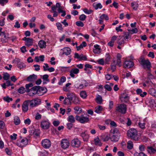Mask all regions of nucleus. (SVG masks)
<instances>
[{"mask_svg":"<svg viewBox=\"0 0 156 156\" xmlns=\"http://www.w3.org/2000/svg\"><path fill=\"white\" fill-rule=\"evenodd\" d=\"M31 90L33 91V92H30V96H33L36 94L39 96L44 94L47 91V89L45 87H41L39 86H36L31 88Z\"/></svg>","mask_w":156,"mask_h":156,"instance_id":"f257e3e1","label":"nucleus"},{"mask_svg":"<svg viewBox=\"0 0 156 156\" xmlns=\"http://www.w3.org/2000/svg\"><path fill=\"white\" fill-rule=\"evenodd\" d=\"M120 136V132L117 128H115L113 130H111L110 139L112 141L114 142H117L119 139Z\"/></svg>","mask_w":156,"mask_h":156,"instance_id":"f03ea898","label":"nucleus"},{"mask_svg":"<svg viewBox=\"0 0 156 156\" xmlns=\"http://www.w3.org/2000/svg\"><path fill=\"white\" fill-rule=\"evenodd\" d=\"M127 135L128 137L135 141L139 139L137 131L135 129L131 128L128 130Z\"/></svg>","mask_w":156,"mask_h":156,"instance_id":"7ed1b4c3","label":"nucleus"},{"mask_svg":"<svg viewBox=\"0 0 156 156\" xmlns=\"http://www.w3.org/2000/svg\"><path fill=\"white\" fill-rule=\"evenodd\" d=\"M29 104V106L31 108L36 107L40 105L41 102V100L38 98L34 99L27 100Z\"/></svg>","mask_w":156,"mask_h":156,"instance_id":"20e7f679","label":"nucleus"},{"mask_svg":"<svg viewBox=\"0 0 156 156\" xmlns=\"http://www.w3.org/2000/svg\"><path fill=\"white\" fill-rule=\"evenodd\" d=\"M115 110L118 112L122 114H125L126 112V105L123 104L119 105L116 107Z\"/></svg>","mask_w":156,"mask_h":156,"instance_id":"39448f33","label":"nucleus"},{"mask_svg":"<svg viewBox=\"0 0 156 156\" xmlns=\"http://www.w3.org/2000/svg\"><path fill=\"white\" fill-rule=\"evenodd\" d=\"M75 118L76 120L79 121L81 123H85L88 122L89 121L88 117L85 116L84 115H81L80 116L76 115Z\"/></svg>","mask_w":156,"mask_h":156,"instance_id":"423d86ee","label":"nucleus"},{"mask_svg":"<svg viewBox=\"0 0 156 156\" xmlns=\"http://www.w3.org/2000/svg\"><path fill=\"white\" fill-rule=\"evenodd\" d=\"M28 140L25 137L23 139L20 138L17 140L16 144L19 147H25L28 144Z\"/></svg>","mask_w":156,"mask_h":156,"instance_id":"0eeeda50","label":"nucleus"},{"mask_svg":"<svg viewBox=\"0 0 156 156\" xmlns=\"http://www.w3.org/2000/svg\"><path fill=\"white\" fill-rule=\"evenodd\" d=\"M140 63L144 69L147 68V70H150L151 67V64L148 59H142Z\"/></svg>","mask_w":156,"mask_h":156,"instance_id":"6e6552de","label":"nucleus"},{"mask_svg":"<svg viewBox=\"0 0 156 156\" xmlns=\"http://www.w3.org/2000/svg\"><path fill=\"white\" fill-rule=\"evenodd\" d=\"M50 122L48 119H44L41 121L40 126L43 129H47L50 127Z\"/></svg>","mask_w":156,"mask_h":156,"instance_id":"1a4fd4ad","label":"nucleus"},{"mask_svg":"<svg viewBox=\"0 0 156 156\" xmlns=\"http://www.w3.org/2000/svg\"><path fill=\"white\" fill-rule=\"evenodd\" d=\"M81 142L78 138H75L72 140L71 146L74 147H80Z\"/></svg>","mask_w":156,"mask_h":156,"instance_id":"9d476101","label":"nucleus"},{"mask_svg":"<svg viewBox=\"0 0 156 156\" xmlns=\"http://www.w3.org/2000/svg\"><path fill=\"white\" fill-rule=\"evenodd\" d=\"M42 145L45 148H48L51 146L50 141L48 139H44L42 141Z\"/></svg>","mask_w":156,"mask_h":156,"instance_id":"9b49d317","label":"nucleus"},{"mask_svg":"<svg viewBox=\"0 0 156 156\" xmlns=\"http://www.w3.org/2000/svg\"><path fill=\"white\" fill-rule=\"evenodd\" d=\"M133 62L130 60H126L123 63V65L125 68H132L134 66Z\"/></svg>","mask_w":156,"mask_h":156,"instance_id":"f8f14e48","label":"nucleus"},{"mask_svg":"<svg viewBox=\"0 0 156 156\" xmlns=\"http://www.w3.org/2000/svg\"><path fill=\"white\" fill-rule=\"evenodd\" d=\"M61 145L62 148L66 149L69 146V143L67 139H64L62 140Z\"/></svg>","mask_w":156,"mask_h":156,"instance_id":"ddd939ff","label":"nucleus"},{"mask_svg":"<svg viewBox=\"0 0 156 156\" xmlns=\"http://www.w3.org/2000/svg\"><path fill=\"white\" fill-rule=\"evenodd\" d=\"M22 40L25 41V45L27 46L32 45L33 43V39L29 37H24Z\"/></svg>","mask_w":156,"mask_h":156,"instance_id":"4468645a","label":"nucleus"},{"mask_svg":"<svg viewBox=\"0 0 156 156\" xmlns=\"http://www.w3.org/2000/svg\"><path fill=\"white\" fill-rule=\"evenodd\" d=\"M70 76L72 78H74L75 74H77L79 72V70L77 68H74L72 69L69 71Z\"/></svg>","mask_w":156,"mask_h":156,"instance_id":"2eb2a0df","label":"nucleus"},{"mask_svg":"<svg viewBox=\"0 0 156 156\" xmlns=\"http://www.w3.org/2000/svg\"><path fill=\"white\" fill-rule=\"evenodd\" d=\"M86 132L87 131H85L81 133V136L82 137L83 140L85 141H87L89 138V135Z\"/></svg>","mask_w":156,"mask_h":156,"instance_id":"dca6fc26","label":"nucleus"},{"mask_svg":"<svg viewBox=\"0 0 156 156\" xmlns=\"http://www.w3.org/2000/svg\"><path fill=\"white\" fill-rule=\"evenodd\" d=\"M29 105V104L27 100L24 102L22 105V111L23 112H25L27 111Z\"/></svg>","mask_w":156,"mask_h":156,"instance_id":"f3484780","label":"nucleus"},{"mask_svg":"<svg viewBox=\"0 0 156 156\" xmlns=\"http://www.w3.org/2000/svg\"><path fill=\"white\" fill-rule=\"evenodd\" d=\"M37 76L35 74H33L30 75L27 78V80L29 82H34L37 79Z\"/></svg>","mask_w":156,"mask_h":156,"instance_id":"a211bd4d","label":"nucleus"},{"mask_svg":"<svg viewBox=\"0 0 156 156\" xmlns=\"http://www.w3.org/2000/svg\"><path fill=\"white\" fill-rule=\"evenodd\" d=\"M121 99L122 101L125 102H127L129 101V97L126 95V93H124L121 95Z\"/></svg>","mask_w":156,"mask_h":156,"instance_id":"6ab92c4d","label":"nucleus"},{"mask_svg":"<svg viewBox=\"0 0 156 156\" xmlns=\"http://www.w3.org/2000/svg\"><path fill=\"white\" fill-rule=\"evenodd\" d=\"M123 35L122 36L123 37L124 39L125 40L128 39L130 40L131 38V36L129 32H124Z\"/></svg>","mask_w":156,"mask_h":156,"instance_id":"aec40b11","label":"nucleus"},{"mask_svg":"<svg viewBox=\"0 0 156 156\" xmlns=\"http://www.w3.org/2000/svg\"><path fill=\"white\" fill-rule=\"evenodd\" d=\"M147 151L150 154H154L156 152V148L152 146L147 147Z\"/></svg>","mask_w":156,"mask_h":156,"instance_id":"412c9836","label":"nucleus"},{"mask_svg":"<svg viewBox=\"0 0 156 156\" xmlns=\"http://www.w3.org/2000/svg\"><path fill=\"white\" fill-rule=\"evenodd\" d=\"M66 95L71 101L76 95L73 92H69L67 93Z\"/></svg>","mask_w":156,"mask_h":156,"instance_id":"4be33fe9","label":"nucleus"},{"mask_svg":"<svg viewBox=\"0 0 156 156\" xmlns=\"http://www.w3.org/2000/svg\"><path fill=\"white\" fill-rule=\"evenodd\" d=\"M73 109L75 111L74 113L77 114L80 113L82 111V109L81 108L78 106L75 107Z\"/></svg>","mask_w":156,"mask_h":156,"instance_id":"5701e85b","label":"nucleus"},{"mask_svg":"<svg viewBox=\"0 0 156 156\" xmlns=\"http://www.w3.org/2000/svg\"><path fill=\"white\" fill-rule=\"evenodd\" d=\"M119 45H122L125 43L124 40L122 36H119L117 41Z\"/></svg>","mask_w":156,"mask_h":156,"instance_id":"b1692460","label":"nucleus"},{"mask_svg":"<svg viewBox=\"0 0 156 156\" xmlns=\"http://www.w3.org/2000/svg\"><path fill=\"white\" fill-rule=\"evenodd\" d=\"M94 48L93 49V52L94 53H99L101 51V48H99V46L96 44L94 46Z\"/></svg>","mask_w":156,"mask_h":156,"instance_id":"393cba45","label":"nucleus"},{"mask_svg":"<svg viewBox=\"0 0 156 156\" xmlns=\"http://www.w3.org/2000/svg\"><path fill=\"white\" fill-rule=\"evenodd\" d=\"M80 100L79 98L76 95L71 101V103H73L75 104H78L80 103Z\"/></svg>","mask_w":156,"mask_h":156,"instance_id":"a878e982","label":"nucleus"},{"mask_svg":"<svg viewBox=\"0 0 156 156\" xmlns=\"http://www.w3.org/2000/svg\"><path fill=\"white\" fill-rule=\"evenodd\" d=\"M38 45L41 48H45L46 46V43L43 40L39 41L38 43Z\"/></svg>","mask_w":156,"mask_h":156,"instance_id":"bb28decb","label":"nucleus"},{"mask_svg":"<svg viewBox=\"0 0 156 156\" xmlns=\"http://www.w3.org/2000/svg\"><path fill=\"white\" fill-rule=\"evenodd\" d=\"M148 92L151 95L156 97V90L153 88L150 89Z\"/></svg>","mask_w":156,"mask_h":156,"instance_id":"cd10ccee","label":"nucleus"},{"mask_svg":"<svg viewBox=\"0 0 156 156\" xmlns=\"http://www.w3.org/2000/svg\"><path fill=\"white\" fill-rule=\"evenodd\" d=\"M65 54L66 55H68L71 53V50L70 48L68 47H65L63 48Z\"/></svg>","mask_w":156,"mask_h":156,"instance_id":"c85d7f7f","label":"nucleus"},{"mask_svg":"<svg viewBox=\"0 0 156 156\" xmlns=\"http://www.w3.org/2000/svg\"><path fill=\"white\" fill-rule=\"evenodd\" d=\"M138 5V4L136 2H133L131 3V6L133 9L135 10H136L137 9Z\"/></svg>","mask_w":156,"mask_h":156,"instance_id":"c756f323","label":"nucleus"},{"mask_svg":"<svg viewBox=\"0 0 156 156\" xmlns=\"http://www.w3.org/2000/svg\"><path fill=\"white\" fill-rule=\"evenodd\" d=\"M96 102L98 104H101L102 103V97L99 95H97L96 98Z\"/></svg>","mask_w":156,"mask_h":156,"instance_id":"7c9ffc66","label":"nucleus"},{"mask_svg":"<svg viewBox=\"0 0 156 156\" xmlns=\"http://www.w3.org/2000/svg\"><path fill=\"white\" fill-rule=\"evenodd\" d=\"M33 86V84L32 83H30L29 84H27L26 85V92H29L30 91H32L31 90V89L30 90L29 88L30 87H32Z\"/></svg>","mask_w":156,"mask_h":156,"instance_id":"2f4dec72","label":"nucleus"},{"mask_svg":"<svg viewBox=\"0 0 156 156\" xmlns=\"http://www.w3.org/2000/svg\"><path fill=\"white\" fill-rule=\"evenodd\" d=\"M80 95L81 98L83 99L86 98L87 95L86 91L85 90H82L80 92Z\"/></svg>","mask_w":156,"mask_h":156,"instance_id":"473e14b6","label":"nucleus"},{"mask_svg":"<svg viewBox=\"0 0 156 156\" xmlns=\"http://www.w3.org/2000/svg\"><path fill=\"white\" fill-rule=\"evenodd\" d=\"M14 122L16 125H18L20 124V121L19 117L16 116L14 117Z\"/></svg>","mask_w":156,"mask_h":156,"instance_id":"72a5a7b5","label":"nucleus"},{"mask_svg":"<svg viewBox=\"0 0 156 156\" xmlns=\"http://www.w3.org/2000/svg\"><path fill=\"white\" fill-rule=\"evenodd\" d=\"M63 104L66 105H70L71 104V102L69 100L68 97H66L65 98L63 101Z\"/></svg>","mask_w":156,"mask_h":156,"instance_id":"f704fd0d","label":"nucleus"},{"mask_svg":"<svg viewBox=\"0 0 156 156\" xmlns=\"http://www.w3.org/2000/svg\"><path fill=\"white\" fill-rule=\"evenodd\" d=\"M102 110V107L100 105H98L95 107V112L97 113H100Z\"/></svg>","mask_w":156,"mask_h":156,"instance_id":"c9c22d12","label":"nucleus"},{"mask_svg":"<svg viewBox=\"0 0 156 156\" xmlns=\"http://www.w3.org/2000/svg\"><path fill=\"white\" fill-rule=\"evenodd\" d=\"M51 7H53L55 9L58 8L57 10L58 11L59 9H62V7L61 6V4L59 3H57L55 5H53Z\"/></svg>","mask_w":156,"mask_h":156,"instance_id":"e433bc0d","label":"nucleus"},{"mask_svg":"<svg viewBox=\"0 0 156 156\" xmlns=\"http://www.w3.org/2000/svg\"><path fill=\"white\" fill-rule=\"evenodd\" d=\"M67 120L68 122L71 123H74L75 121V118L72 115L69 116L67 118Z\"/></svg>","mask_w":156,"mask_h":156,"instance_id":"4c0bfd02","label":"nucleus"},{"mask_svg":"<svg viewBox=\"0 0 156 156\" xmlns=\"http://www.w3.org/2000/svg\"><path fill=\"white\" fill-rule=\"evenodd\" d=\"M94 142L96 145L100 146H102V143L98 137H97L94 139Z\"/></svg>","mask_w":156,"mask_h":156,"instance_id":"58836bf2","label":"nucleus"},{"mask_svg":"<svg viewBox=\"0 0 156 156\" xmlns=\"http://www.w3.org/2000/svg\"><path fill=\"white\" fill-rule=\"evenodd\" d=\"M50 11L51 12L53 13V17H55L58 16V13L56 11V9H55L54 7H51V10Z\"/></svg>","mask_w":156,"mask_h":156,"instance_id":"ea45409f","label":"nucleus"},{"mask_svg":"<svg viewBox=\"0 0 156 156\" xmlns=\"http://www.w3.org/2000/svg\"><path fill=\"white\" fill-rule=\"evenodd\" d=\"M133 147V142L129 140L127 142V148L128 149L131 150Z\"/></svg>","mask_w":156,"mask_h":156,"instance_id":"a19ab883","label":"nucleus"},{"mask_svg":"<svg viewBox=\"0 0 156 156\" xmlns=\"http://www.w3.org/2000/svg\"><path fill=\"white\" fill-rule=\"evenodd\" d=\"M30 133V135H35L37 136H38L39 135V133L38 132H37V131L35 130L34 129H32L31 130L29 131Z\"/></svg>","mask_w":156,"mask_h":156,"instance_id":"79ce46f5","label":"nucleus"},{"mask_svg":"<svg viewBox=\"0 0 156 156\" xmlns=\"http://www.w3.org/2000/svg\"><path fill=\"white\" fill-rule=\"evenodd\" d=\"M134 156H147V155L144 153L140 152L139 153H138V152H136L134 154Z\"/></svg>","mask_w":156,"mask_h":156,"instance_id":"37998d69","label":"nucleus"},{"mask_svg":"<svg viewBox=\"0 0 156 156\" xmlns=\"http://www.w3.org/2000/svg\"><path fill=\"white\" fill-rule=\"evenodd\" d=\"M19 61V60L18 59V61ZM17 66L18 68L20 69L23 68H24L26 66L25 64L22 62H19L18 61L17 62Z\"/></svg>","mask_w":156,"mask_h":156,"instance_id":"c03bdc74","label":"nucleus"},{"mask_svg":"<svg viewBox=\"0 0 156 156\" xmlns=\"http://www.w3.org/2000/svg\"><path fill=\"white\" fill-rule=\"evenodd\" d=\"M3 75V79L5 80H8L10 77L9 75L7 73H4Z\"/></svg>","mask_w":156,"mask_h":156,"instance_id":"a18cd8bd","label":"nucleus"},{"mask_svg":"<svg viewBox=\"0 0 156 156\" xmlns=\"http://www.w3.org/2000/svg\"><path fill=\"white\" fill-rule=\"evenodd\" d=\"M8 38L6 35H4L3 37H2L1 41L3 43H6L8 41Z\"/></svg>","mask_w":156,"mask_h":156,"instance_id":"49530a36","label":"nucleus"},{"mask_svg":"<svg viewBox=\"0 0 156 156\" xmlns=\"http://www.w3.org/2000/svg\"><path fill=\"white\" fill-rule=\"evenodd\" d=\"M66 80V78L65 76L62 77L58 82V84L60 85H62V83L65 81Z\"/></svg>","mask_w":156,"mask_h":156,"instance_id":"de8ad7c7","label":"nucleus"},{"mask_svg":"<svg viewBox=\"0 0 156 156\" xmlns=\"http://www.w3.org/2000/svg\"><path fill=\"white\" fill-rule=\"evenodd\" d=\"M3 99L4 101L8 102H9L10 101L12 100V98L9 97L8 96L4 97Z\"/></svg>","mask_w":156,"mask_h":156,"instance_id":"09e8293b","label":"nucleus"},{"mask_svg":"<svg viewBox=\"0 0 156 156\" xmlns=\"http://www.w3.org/2000/svg\"><path fill=\"white\" fill-rule=\"evenodd\" d=\"M18 91L20 94H23L25 92L26 90L23 87H21L18 89Z\"/></svg>","mask_w":156,"mask_h":156,"instance_id":"8fccbe9b","label":"nucleus"},{"mask_svg":"<svg viewBox=\"0 0 156 156\" xmlns=\"http://www.w3.org/2000/svg\"><path fill=\"white\" fill-rule=\"evenodd\" d=\"M79 60H84L86 61L87 59V57L85 56H84L83 54H81L80 55Z\"/></svg>","mask_w":156,"mask_h":156,"instance_id":"3c124183","label":"nucleus"},{"mask_svg":"<svg viewBox=\"0 0 156 156\" xmlns=\"http://www.w3.org/2000/svg\"><path fill=\"white\" fill-rule=\"evenodd\" d=\"M94 7L96 10L98 9V8L101 9L102 7V6L100 3H98L95 5H93Z\"/></svg>","mask_w":156,"mask_h":156,"instance_id":"603ef678","label":"nucleus"},{"mask_svg":"<svg viewBox=\"0 0 156 156\" xmlns=\"http://www.w3.org/2000/svg\"><path fill=\"white\" fill-rule=\"evenodd\" d=\"M76 25L79 27H83L84 26V24L83 23V22H82L81 21H77L76 22Z\"/></svg>","mask_w":156,"mask_h":156,"instance_id":"864d4df0","label":"nucleus"},{"mask_svg":"<svg viewBox=\"0 0 156 156\" xmlns=\"http://www.w3.org/2000/svg\"><path fill=\"white\" fill-rule=\"evenodd\" d=\"M128 30L131 34L136 33L137 32V30L136 28H135L132 30Z\"/></svg>","mask_w":156,"mask_h":156,"instance_id":"5fc2aeb1","label":"nucleus"},{"mask_svg":"<svg viewBox=\"0 0 156 156\" xmlns=\"http://www.w3.org/2000/svg\"><path fill=\"white\" fill-rule=\"evenodd\" d=\"M83 11L87 14H90L92 12V10L90 9L88 10L87 9L85 8L83 9Z\"/></svg>","mask_w":156,"mask_h":156,"instance_id":"6e6d98bb","label":"nucleus"},{"mask_svg":"<svg viewBox=\"0 0 156 156\" xmlns=\"http://www.w3.org/2000/svg\"><path fill=\"white\" fill-rule=\"evenodd\" d=\"M100 18L101 19H105L106 20H108V15L106 14H103L100 17Z\"/></svg>","mask_w":156,"mask_h":156,"instance_id":"4d7b16f0","label":"nucleus"},{"mask_svg":"<svg viewBox=\"0 0 156 156\" xmlns=\"http://www.w3.org/2000/svg\"><path fill=\"white\" fill-rule=\"evenodd\" d=\"M110 59V56L108 54H107L105 55V61L107 63L108 62Z\"/></svg>","mask_w":156,"mask_h":156,"instance_id":"13d9d810","label":"nucleus"},{"mask_svg":"<svg viewBox=\"0 0 156 156\" xmlns=\"http://www.w3.org/2000/svg\"><path fill=\"white\" fill-rule=\"evenodd\" d=\"M48 74H44L42 78L43 80L48 82L49 81V79H48Z\"/></svg>","mask_w":156,"mask_h":156,"instance_id":"bf43d9fd","label":"nucleus"},{"mask_svg":"<svg viewBox=\"0 0 156 156\" xmlns=\"http://www.w3.org/2000/svg\"><path fill=\"white\" fill-rule=\"evenodd\" d=\"M104 87L105 89L108 91H110L112 90L111 86L108 84H105L104 86Z\"/></svg>","mask_w":156,"mask_h":156,"instance_id":"052dcab7","label":"nucleus"},{"mask_svg":"<svg viewBox=\"0 0 156 156\" xmlns=\"http://www.w3.org/2000/svg\"><path fill=\"white\" fill-rule=\"evenodd\" d=\"M56 25L57 27V29L59 30H62V25L59 22L57 23H56Z\"/></svg>","mask_w":156,"mask_h":156,"instance_id":"680f3d73","label":"nucleus"},{"mask_svg":"<svg viewBox=\"0 0 156 156\" xmlns=\"http://www.w3.org/2000/svg\"><path fill=\"white\" fill-rule=\"evenodd\" d=\"M5 126L4 122L0 120V129H3Z\"/></svg>","mask_w":156,"mask_h":156,"instance_id":"e2e57ef3","label":"nucleus"},{"mask_svg":"<svg viewBox=\"0 0 156 156\" xmlns=\"http://www.w3.org/2000/svg\"><path fill=\"white\" fill-rule=\"evenodd\" d=\"M8 2V0H0V4L4 6L5 4Z\"/></svg>","mask_w":156,"mask_h":156,"instance_id":"0e129e2a","label":"nucleus"},{"mask_svg":"<svg viewBox=\"0 0 156 156\" xmlns=\"http://www.w3.org/2000/svg\"><path fill=\"white\" fill-rule=\"evenodd\" d=\"M86 18V16L83 14L81 15L79 17V19L81 21L84 20Z\"/></svg>","mask_w":156,"mask_h":156,"instance_id":"69168bd1","label":"nucleus"},{"mask_svg":"<svg viewBox=\"0 0 156 156\" xmlns=\"http://www.w3.org/2000/svg\"><path fill=\"white\" fill-rule=\"evenodd\" d=\"M41 118V115L39 114V113H37L35 115V119L36 120H38L40 119Z\"/></svg>","mask_w":156,"mask_h":156,"instance_id":"338daca9","label":"nucleus"},{"mask_svg":"<svg viewBox=\"0 0 156 156\" xmlns=\"http://www.w3.org/2000/svg\"><path fill=\"white\" fill-rule=\"evenodd\" d=\"M98 63L101 65H103L104 64V60L103 58H101L97 60Z\"/></svg>","mask_w":156,"mask_h":156,"instance_id":"774afa93","label":"nucleus"}]
</instances>
